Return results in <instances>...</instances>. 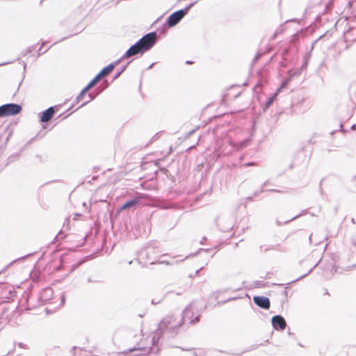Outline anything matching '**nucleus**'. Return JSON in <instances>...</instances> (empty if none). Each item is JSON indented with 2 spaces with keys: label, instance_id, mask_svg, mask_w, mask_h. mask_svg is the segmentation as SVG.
<instances>
[{
  "label": "nucleus",
  "instance_id": "nucleus-6",
  "mask_svg": "<svg viewBox=\"0 0 356 356\" xmlns=\"http://www.w3.org/2000/svg\"><path fill=\"white\" fill-rule=\"evenodd\" d=\"M54 109L53 107L48 108L46 111H44L40 117V121L42 122H49L51 118L53 117L54 114Z\"/></svg>",
  "mask_w": 356,
  "mask_h": 356
},
{
  "label": "nucleus",
  "instance_id": "nucleus-11",
  "mask_svg": "<svg viewBox=\"0 0 356 356\" xmlns=\"http://www.w3.org/2000/svg\"><path fill=\"white\" fill-rule=\"evenodd\" d=\"M88 91H85V88L81 90V92H80V94L78 95V97H76V101L77 102H80L83 97L86 95V93Z\"/></svg>",
  "mask_w": 356,
  "mask_h": 356
},
{
  "label": "nucleus",
  "instance_id": "nucleus-17",
  "mask_svg": "<svg viewBox=\"0 0 356 356\" xmlns=\"http://www.w3.org/2000/svg\"><path fill=\"white\" fill-rule=\"evenodd\" d=\"M199 321V318L198 317H196L195 318V321H192L193 323H195V321Z\"/></svg>",
  "mask_w": 356,
  "mask_h": 356
},
{
  "label": "nucleus",
  "instance_id": "nucleus-3",
  "mask_svg": "<svg viewBox=\"0 0 356 356\" xmlns=\"http://www.w3.org/2000/svg\"><path fill=\"white\" fill-rule=\"evenodd\" d=\"M193 6V4H191L185 9H181L177 10L172 14H171L168 18V24L170 27H172L177 25L186 15L188 10Z\"/></svg>",
  "mask_w": 356,
  "mask_h": 356
},
{
  "label": "nucleus",
  "instance_id": "nucleus-19",
  "mask_svg": "<svg viewBox=\"0 0 356 356\" xmlns=\"http://www.w3.org/2000/svg\"><path fill=\"white\" fill-rule=\"evenodd\" d=\"M153 64L150 65L149 68H151L152 67Z\"/></svg>",
  "mask_w": 356,
  "mask_h": 356
},
{
  "label": "nucleus",
  "instance_id": "nucleus-4",
  "mask_svg": "<svg viewBox=\"0 0 356 356\" xmlns=\"http://www.w3.org/2000/svg\"><path fill=\"white\" fill-rule=\"evenodd\" d=\"M271 321H272V325H273V327L276 330H277V329L284 330L286 326V323L284 318L282 316H280V315L273 316L272 318Z\"/></svg>",
  "mask_w": 356,
  "mask_h": 356
},
{
  "label": "nucleus",
  "instance_id": "nucleus-18",
  "mask_svg": "<svg viewBox=\"0 0 356 356\" xmlns=\"http://www.w3.org/2000/svg\"><path fill=\"white\" fill-rule=\"evenodd\" d=\"M356 129V125H355V124L353 125V126H352V129H353V130H354V129Z\"/></svg>",
  "mask_w": 356,
  "mask_h": 356
},
{
  "label": "nucleus",
  "instance_id": "nucleus-13",
  "mask_svg": "<svg viewBox=\"0 0 356 356\" xmlns=\"http://www.w3.org/2000/svg\"><path fill=\"white\" fill-rule=\"evenodd\" d=\"M93 99H94V97H93V96H92V95L90 94V95H89V99H88V100H87L86 102H84V103L81 105V106H83L86 105L87 103H88L89 102H90V101H91V100H92Z\"/></svg>",
  "mask_w": 356,
  "mask_h": 356
},
{
  "label": "nucleus",
  "instance_id": "nucleus-15",
  "mask_svg": "<svg viewBox=\"0 0 356 356\" xmlns=\"http://www.w3.org/2000/svg\"><path fill=\"white\" fill-rule=\"evenodd\" d=\"M286 82H284V83L282 84L281 87L280 88V90H281L282 88L285 87V86H286Z\"/></svg>",
  "mask_w": 356,
  "mask_h": 356
},
{
  "label": "nucleus",
  "instance_id": "nucleus-16",
  "mask_svg": "<svg viewBox=\"0 0 356 356\" xmlns=\"http://www.w3.org/2000/svg\"><path fill=\"white\" fill-rule=\"evenodd\" d=\"M156 343V341H155V336L153 337L152 339V344L154 345Z\"/></svg>",
  "mask_w": 356,
  "mask_h": 356
},
{
  "label": "nucleus",
  "instance_id": "nucleus-7",
  "mask_svg": "<svg viewBox=\"0 0 356 356\" xmlns=\"http://www.w3.org/2000/svg\"><path fill=\"white\" fill-rule=\"evenodd\" d=\"M119 62L120 61L118 60L115 63L109 64L108 66L103 68L97 76L101 79L102 78L111 72L112 70L114 69L115 65L118 64Z\"/></svg>",
  "mask_w": 356,
  "mask_h": 356
},
{
  "label": "nucleus",
  "instance_id": "nucleus-8",
  "mask_svg": "<svg viewBox=\"0 0 356 356\" xmlns=\"http://www.w3.org/2000/svg\"><path fill=\"white\" fill-rule=\"evenodd\" d=\"M137 202L138 201L136 200H129V201L127 202L124 204H123L121 207L120 211L124 210V209H129L130 207H134V205H136Z\"/></svg>",
  "mask_w": 356,
  "mask_h": 356
},
{
  "label": "nucleus",
  "instance_id": "nucleus-10",
  "mask_svg": "<svg viewBox=\"0 0 356 356\" xmlns=\"http://www.w3.org/2000/svg\"><path fill=\"white\" fill-rule=\"evenodd\" d=\"M280 92V88H278L275 93H274L266 102V107H268L270 105L272 104V103L275 99L276 97L277 96L278 93Z\"/></svg>",
  "mask_w": 356,
  "mask_h": 356
},
{
  "label": "nucleus",
  "instance_id": "nucleus-12",
  "mask_svg": "<svg viewBox=\"0 0 356 356\" xmlns=\"http://www.w3.org/2000/svg\"><path fill=\"white\" fill-rule=\"evenodd\" d=\"M191 309H192L191 305H189L188 307H186V309L184 312V318H186L188 316L190 312H191Z\"/></svg>",
  "mask_w": 356,
  "mask_h": 356
},
{
  "label": "nucleus",
  "instance_id": "nucleus-9",
  "mask_svg": "<svg viewBox=\"0 0 356 356\" xmlns=\"http://www.w3.org/2000/svg\"><path fill=\"white\" fill-rule=\"evenodd\" d=\"M100 79L96 76L86 87H85V91H88L91 88H92L99 81Z\"/></svg>",
  "mask_w": 356,
  "mask_h": 356
},
{
  "label": "nucleus",
  "instance_id": "nucleus-1",
  "mask_svg": "<svg viewBox=\"0 0 356 356\" xmlns=\"http://www.w3.org/2000/svg\"><path fill=\"white\" fill-rule=\"evenodd\" d=\"M156 40V34L154 32L144 35L139 41L132 45L122 56L121 59H124L137 54H143L150 49Z\"/></svg>",
  "mask_w": 356,
  "mask_h": 356
},
{
  "label": "nucleus",
  "instance_id": "nucleus-2",
  "mask_svg": "<svg viewBox=\"0 0 356 356\" xmlns=\"http://www.w3.org/2000/svg\"><path fill=\"white\" fill-rule=\"evenodd\" d=\"M22 106L16 104H6L0 106V116L6 117L19 113Z\"/></svg>",
  "mask_w": 356,
  "mask_h": 356
},
{
  "label": "nucleus",
  "instance_id": "nucleus-14",
  "mask_svg": "<svg viewBox=\"0 0 356 356\" xmlns=\"http://www.w3.org/2000/svg\"><path fill=\"white\" fill-rule=\"evenodd\" d=\"M44 293H51V289H46Z\"/></svg>",
  "mask_w": 356,
  "mask_h": 356
},
{
  "label": "nucleus",
  "instance_id": "nucleus-5",
  "mask_svg": "<svg viewBox=\"0 0 356 356\" xmlns=\"http://www.w3.org/2000/svg\"><path fill=\"white\" fill-rule=\"evenodd\" d=\"M254 302L259 307L268 309L270 307V300L264 296H254L253 298Z\"/></svg>",
  "mask_w": 356,
  "mask_h": 356
}]
</instances>
